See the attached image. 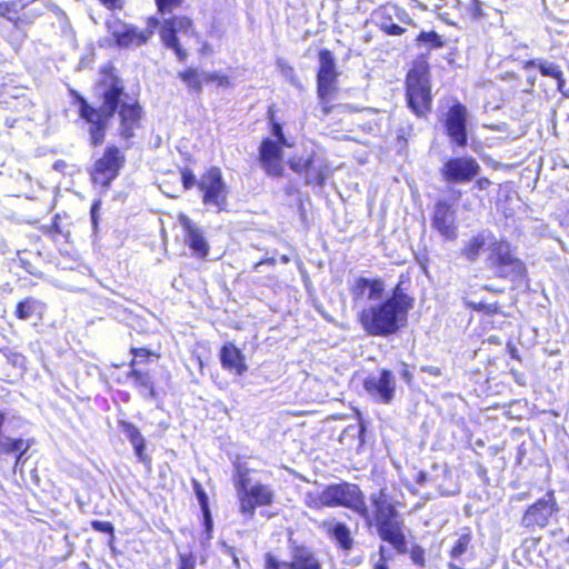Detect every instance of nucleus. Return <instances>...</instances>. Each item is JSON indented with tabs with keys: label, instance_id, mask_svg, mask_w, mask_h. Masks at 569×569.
Segmentation results:
<instances>
[{
	"label": "nucleus",
	"instance_id": "f257e3e1",
	"mask_svg": "<svg viewBox=\"0 0 569 569\" xmlns=\"http://www.w3.org/2000/svg\"><path fill=\"white\" fill-rule=\"evenodd\" d=\"M99 74L94 83V88L100 91L99 107L90 103L77 90H69L72 102L78 106L79 118L88 124L89 144L96 148L104 142L110 121L116 114L119 121L118 136L128 142L143 127V107L137 98L128 97L123 80L111 62L103 64Z\"/></svg>",
	"mask_w": 569,
	"mask_h": 569
},
{
	"label": "nucleus",
	"instance_id": "f03ea898",
	"mask_svg": "<svg viewBox=\"0 0 569 569\" xmlns=\"http://www.w3.org/2000/svg\"><path fill=\"white\" fill-rule=\"evenodd\" d=\"M371 510L367 506L366 495L358 483L340 481L327 485L319 495H309L306 505L312 510L323 508H345L358 515L367 527H375L379 538L392 546L398 553L407 552L405 523L385 490L369 497Z\"/></svg>",
	"mask_w": 569,
	"mask_h": 569
},
{
	"label": "nucleus",
	"instance_id": "7ed1b4c3",
	"mask_svg": "<svg viewBox=\"0 0 569 569\" xmlns=\"http://www.w3.org/2000/svg\"><path fill=\"white\" fill-rule=\"evenodd\" d=\"M408 282L409 278L401 274L387 298L368 305L358 312L357 321L367 336L388 338L407 326L409 312L416 303L406 286Z\"/></svg>",
	"mask_w": 569,
	"mask_h": 569
},
{
	"label": "nucleus",
	"instance_id": "20e7f679",
	"mask_svg": "<svg viewBox=\"0 0 569 569\" xmlns=\"http://www.w3.org/2000/svg\"><path fill=\"white\" fill-rule=\"evenodd\" d=\"M121 29L110 31L111 39L119 48L141 47L149 42L153 36V29L159 27V37L164 48L170 49L179 62H186L188 52L180 43L178 34H193L194 23L191 18L183 14H176L164 19L162 22L154 17L147 19V28L139 29L136 26L127 24L121 20L116 21Z\"/></svg>",
	"mask_w": 569,
	"mask_h": 569
},
{
	"label": "nucleus",
	"instance_id": "39448f33",
	"mask_svg": "<svg viewBox=\"0 0 569 569\" xmlns=\"http://www.w3.org/2000/svg\"><path fill=\"white\" fill-rule=\"evenodd\" d=\"M405 99L418 119H428L431 114L433 96L428 53H420L411 61L405 77Z\"/></svg>",
	"mask_w": 569,
	"mask_h": 569
},
{
	"label": "nucleus",
	"instance_id": "423d86ee",
	"mask_svg": "<svg viewBox=\"0 0 569 569\" xmlns=\"http://www.w3.org/2000/svg\"><path fill=\"white\" fill-rule=\"evenodd\" d=\"M319 67L316 73V92L318 107L322 118L337 112L340 116H348L359 112L360 109L348 103H333L339 91L335 54L331 50L322 48L318 51Z\"/></svg>",
	"mask_w": 569,
	"mask_h": 569
},
{
	"label": "nucleus",
	"instance_id": "0eeeda50",
	"mask_svg": "<svg viewBox=\"0 0 569 569\" xmlns=\"http://www.w3.org/2000/svg\"><path fill=\"white\" fill-rule=\"evenodd\" d=\"M485 264L493 278L518 283L528 281L525 261L517 256V248L505 238L490 236Z\"/></svg>",
	"mask_w": 569,
	"mask_h": 569
},
{
	"label": "nucleus",
	"instance_id": "6e6552de",
	"mask_svg": "<svg viewBox=\"0 0 569 569\" xmlns=\"http://www.w3.org/2000/svg\"><path fill=\"white\" fill-rule=\"evenodd\" d=\"M268 120L270 133L274 139L269 137L261 139L257 160L266 176L279 179L284 176L283 148L291 147V144L288 142L282 124L278 121L271 108L268 110Z\"/></svg>",
	"mask_w": 569,
	"mask_h": 569
},
{
	"label": "nucleus",
	"instance_id": "1a4fd4ad",
	"mask_svg": "<svg viewBox=\"0 0 569 569\" xmlns=\"http://www.w3.org/2000/svg\"><path fill=\"white\" fill-rule=\"evenodd\" d=\"M250 469L243 465L236 466L234 487L239 503V512L246 519H252L258 508L270 507L276 495L269 485L257 481L250 485Z\"/></svg>",
	"mask_w": 569,
	"mask_h": 569
},
{
	"label": "nucleus",
	"instance_id": "9d476101",
	"mask_svg": "<svg viewBox=\"0 0 569 569\" xmlns=\"http://www.w3.org/2000/svg\"><path fill=\"white\" fill-rule=\"evenodd\" d=\"M201 203L217 212L227 210L229 188L220 167L211 166L202 171L197 183Z\"/></svg>",
	"mask_w": 569,
	"mask_h": 569
},
{
	"label": "nucleus",
	"instance_id": "9b49d317",
	"mask_svg": "<svg viewBox=\"0 0 569 569\" xmlns=\"http://www.w3.org/2000/svg\"><path fill=\"white\" fill-rule=\"evenodd\" d=\"M124 164L126 156L122 150L116 144H109L90 170L91 181L102 188H109Z\"/></svg>",
	"mask_w": 569,
	"mask_h": 569
},
{
	"label": "nucleus",
	"instance_id": "f8f14e48",
	"mask_svg": "<svg viewBox=\"0 0 569 569\" xmlns=\"http://www.w3.org/2000/svg\"><path fill=\"white\" fill-rule=\"evenodd\" d=\"M322 561L318 555L305 545H295L290 548L288 561L279 559L272 552L263 556V569H322Z\"/></svg>",
	"mask_w": 569,
	"mask_h": 569
},
{
	"label": "nucleus",
	"instance_id": "ddd939ff",
	"mask_svg": "<svg viewBox=\"0 0 569 569\" xmlns=\"http://www.w3.org/2000/svg\"><path fill=\"white\" fill-rule=\"evenodd\" d=\"M559 512V507L553 490L529 505L522 513L520 526L532 532L546 528L551 519Z\"/></svg>",
	"mask_w": 569,
	"mask_h": 569
},
{
	"label": "nucleus",
	"instance_id": "4468645a",
	"mask_svg": "<svg viewBox=\"0 0 569 569\" xmlns=\"http://www.w3.org/2000/svg\"><path fill=\"white\" fill-rule=\"evenodd\" d=\"M481 171L479 162L471 156L448 158L440 168L445 182L462 184L472 181Z\"/></svg>",
	"mask_w": 569,
	"mask_h": 569
},
{
	"label": "nucleus",
	"instance_id": "2eb2a0df",
	"mask_svg": "<svg viewBox=\"0 0 569 569\" xmlns=\"http://www.w3.org/2000/svg\"><path fill=\"white\" fill-rule=\"evenodd\" d=\"M468 109L461 102H455L447 111L443 127L451 143L459 148L468 144Z\"/></svg>",
	"mask_w": 569,
	"mask_h": 569
},
{
	"label": "nucleus",
	"instance_id": "dca6fc26",
	"mask_svg": "<svg viewBox=\"0 0 569 569\" xmlns=\"http://www.w3.org/2000/svg\"><path fill=\"white\" fill-rule=\"evenodd\" d=\"M455 213V206L448 200L439 199L435 203L431 226L447 240H455L458 237Z\"/></svg>",
	"mask_w": 569,
	"mask_h": 569
},
{
	"label": "nucleus",
	"instance_id": "f3484780",
	"mask_svg": "<svg viewBox=\"0 0 569 569\" xmlns=\"http://www.w3.org/2000/svg\"><path fill=\"white\" fill-rule=\"evenodd\" d=\"M363 388L373 399L389 403L396 391L393 375L389 369H381L378 377L369 376L363 380Z\"/></svg>",
	"mask_w": 569,
	"mask_h": 569
},
{
	"label": "nucleus",
	"instance_id": "a211bd4d",
	"mask_svg": "<svg viewBox=\"0 0 569 569\" xmlns=\"http://www.w3.org/2000/svg\"><path fill=\"white\" fill-rule=\"evenodd\" d=\"M127 377L131 379L133 388L143 399L158 401L167 395L149 370L132 369L128 371Z\"/></svg>",
	"mask_w": 569,
	"mask_h": 569
},
{
	"label": "nucleus",
	"instance_id": "6ab92c4d",
	"mask_svg": "<svg viewBox=\"0 0 569 569\" xmlns=\"http://www.w3.org/2000/svg\"><path fill=\"white\" fill-rule=\"evenodd\" d=\"M221 368L233 376H242L248 371L244 353L234 342H224L218 352Z\"/></svg>",
	"mask_w": 569,
	"mask_h": 569
},
{
	"label": "nucleus",
	"instance_id": "aec40b11",
	"mask_svg": "<svg viewBox=\"0 0 569 569\" xmlns=\"http://www.w3.org/2000/svg\"><path fill=\"white\" fill-rule=\"evenodd\" d=\"M178 220L184 231L186 243L189 249L199 259H206L209 254L210 247L201 229L193 224L190 218L184 213H180Z\"/></svg>",
	"mask_w": 569,
	"mask_h": 569
},
{
	"label": "nucleus",
	"instance_id": "412c9836",
	"mask_svg": "<svg viewBox=\"0 0 569 569\" xmlns=\"http://www.w3.org/2000/svg\"><path fill=\"white\" fill-rule=\"evenodd\" d=\"M320 527L338 549L348 552L353 548L355 539L347 523L342 521L332 522L325 520L321 522Z\"/></svg>",
	"mask_w": 569,
	"mask_h": 569
},
{
	"label": "nucleus",
	"instance_id": "4be33fe9",
	"mask_svg": "<svg viewBox=\"0 0 569 569\" xmlns=\"http://www.w3.org/2000/svg\"><path fill=\"white\" fill-rule=\"evenodd\" d=\"M350 295L353 301L368 299H379L385 292V282L381 278L358 277L350 286Z\"/></svg>",
	"mask_w": 569,
	"mask_h": 569
},
{
	"label": "nucleus",
	"instance_id": "5701e85b",
	"mask_svg": "<svg viewBox=\"0 0 569 569\" xmlns=\"http://www.w3.org/2000/svg\"><path fill=\"white\" fill-rule=\"evenodd\" d=\"M41 232L48 237L56 246L57 251L62 256L71 254L72 241L70 232L62 230L60 226V216L54 214L50 224L42 226Z\"/></svg>",
	"mask_w": 569,
	"mask_h": 569
},
{
	"label": "nucleus",
	"instance_id": "b1692460",
	"mask_svg": "<svg viewBox=\"0 0 569 569\" xmlns=\"http://www.w3.org/2000/svg\"><path fill=\"white\" fill-rule=\"evenodd\" d=\"M526 70L538 69L542 77L551 78L556 81L557 90L563 92L566 87V78L561 67L546 59H529L522 62Z\"/></svg>",
	"mask_w": 569,
	"mask_h": 569
},
{
	"label": "nucleus",
	"instance_id": "393cba45",
	"mask_svg": "<svg viewBox=\"0 0 569 569\" xmlns=\"http://www.w3.org/2000/svg\"><path fill=\"white\" fill-rule=\"evenodd\" d=\"M118 427L122 432L126 433L127 438L129 439L130 443L133 447L134 453L139 461L143 462L144 465H150L151 459L146 453V440L142 437L138 427L127 420H119Z\"/></svg>",
	"mask_w": 569,
	"mask_h": 569
},
{
	"label": "nucleus",
	"instance_id": "a878e982",
	"mask_svg": "<svg viewBox=\"0 0 569 569\" xmlns=\"http://www.w3.org/2000/svg\"><path fill=\"white\" fill-rule=\"evenodd\" d=\"M31 445V440L7 437L2 442H0V456H9L14 453V467H22L28 460L26 455Z\"/></svg>",
	"mask_w": 569,
	"mask_h": 569
},
{
	"label": "nucleus",
	"instance_id": "bb28decb",
	"mask_svg": "<svg viewBox=\"0 0 569 569\" xmlns=\"http://www.w3.org/2000/svg\"><path fill=\"white\" fill-rule=\"evenodd\" d=\"M44 303L34 297H26L17 302L14 317L19 320H27L34 315H41Z\"/></svg>",
	"mask_w": 569,
	"mask_h": 569
},
{
	"label": "nucleus",
	"instance_id": "cd10ccee",
	"mask_svg": "<svg viewBox=\"0 0 569 569\" xmlns=\"http://www.w3.org/2000/svg\"><path fill=\"white\" fill-rule=\"evenodd\" d=\"M130 355L132 358L129 361V370L142 369L141 367L147 365L149 361H158L161 358L159 351L151 350L147 347H132L130 348Z\"/></svg>",
	"mask_w": 569,
	"mask_h": 569
},
{
	"label": "nucleus",
	"instance_id": "c85d7f7f",
	"mask_svg": "<svg viewBox=\"0 0 569 569\" xmlns=\"http://www.w3.org/2000/svg\"><path fill=\"white\" fill-rule=\"evenodd\" d=\"M487 238L483 233H477L471 237L468 241L465 242L461 249V256L469 262H475L478 260L480 253L487 248Z\"/></svg>",
	"mask_w": 569,
	"mask_h": 569
},
{
	"label": "nucleus",
	"instance_id": "c756f323",
	"mask_svg": "<svg viewBox=\"0 0 569 569\" xmlns=\"http://www.w3.org/2000/svg\"><path fill=\"white\" fill-rule=\"evenodd\" d=\"M178 78L186 84V87L196 92H202L203 89V74L197 68L188 67L178 72Z\"/></svg>",
	"mask_w": 569,
	"mask_h": 569
},
{
	"label": "nucleus",
	"instance_id": "7c9ffc66",
	"mask_svg": "<svg viewBox=\"0 0 569 569\" xmlns=\"http://www.w3.org/2000/svg\"><path fill=\"white\" fill-rule=\"evenodd\" d=\"M18 263L26 272L33 277H41L39 257L27 250L18 251Z\"/></svg>",
	"mask_w": 569,
	"mask_h": 569
},
{
	"label": "nucleus",
	"instance_id": "2f4dec72",
	"mask_svg": "<svg viewBox=\"0 0 569 569\" xmlns=\"http://www.w3.org/2000/svg\"><path fill=\"white\" fill-rule=\"evenodd\" d=\"M472 541V536L467 528V531L459 536L458 540L455 542V545L451 547L449 555L453 559L460 558L463 553L467 552L468 548L470 547Z\"/></svg>",
	"mask_w": 569,
	"mask_h": 569
},
{
	"label": "nucleus",
	"instance_id": "473e14b6",
	"mask_svg": "<svg viewBox=\"0 0 569 569\" xmlns=\"http://www.w3.org/2000/svg\"><path fill=\"white\" fill-rule=\"evenodd\" d=\"M466 306L470 310L479 312L485 316H493L502 312L501 305L498 301L492 303H487L482 301H468L466 302Z\"/></svg>",
	"mask_w": 569,
	"mask_h": 569
},
{
	"label": "nucleus",
	"instance_id": "72a5a7b5",
	"mask_svg": "<svg viewBox=\"0 0 569 569\" xmlns=\"http://www.w3.org/2000/svg\"><path fill=\"white\" fill-rule=\"evenodd\" d=\"M313 163H315V156L313 154H309L308 157H302V156H295V157H291L289 160H288V166L289 168L295 172V173H303L308 170H310L312 167H313Z\"/></svg>",
	"mask_w": 569,
	"mask_h": 569
},
{
	"label": "nucleus",
	"instance_id": "f704fd0d",
	"mask_svg": "<svg viewBox=\"0 0 569 569\" xmlns=\"http://www.w3.org/2000/svg\"><path fill=\"white\" fill-rule=\"evenodd\" d=\"M416 42L426 44L429 49H439L445 46V40L436 31H421L416 37Z\"/></svg>",
	"mask_w": 569,
	"mask_h": 569
},
{
	"label": "nucleus",
	"instance_id": "c9c22d12",
	"mask_svg": "<svg viewBox=\"0 0 569 569\" xmlns=\"http://www.w3.org/2000/svg\"><path fill=\"white\" fill-rule=\"evenodd\" d=\"M463 17L470 21H480L487 17L483 4L480 0H470L465 7Z\"/></svg>",
	"mask_w": 569,
	"mask_h": 569
},
{
	"label": "nucleus",
	"instance_id": "e433bc0d",
	"mask_svg": "<svg viewBox=\"0 0 569 569\" xmlns=\"http://www.w3.org/2000/svg\"><path fill=\"white\" fill-rule=\"evenodd\" d=\"M493 182L488 177H479V174L473 179V183L471 186V191L475 192V197L479 200V202L483 201L485 196L489 194V191Z\"/></svg>",
	"mask_w": 569,
	"mask_h": 569
},
{
	"label": "nucleus",
	"instance_id": "4c0bfd02",
	"mask_svg": "<svg viewBox=\"0 0 569 569\" xmlns=\"http://www.w3.org/2000/svg\"><path fill=\"white\" fill-rule=\"evenodd\" d=\"M203 80L206 82H212L217 87L220 88H229L232 87V80L231 77L228 74L219 73V72H208L203 73Z\"/></svg>",
	"mask_w": 569,
	"mask_h": 569
},
{
	"label": "nucleus",
	"instance_id": "58836bf2",
	"mask_svg": "<svg viewBox=\"0 0 569 569\" xmlns=\"http://www.w3.org/2000/svg\"><path fill=\"white\" fill-rule=\"evenodd\" d=\"M181 183L184 190H191L193 187H197L199 179L196 178L192 170L188 167H183L179 170Z\"/></svg>",
	"mask_w": 569,
	"mask_h": 569
},
{
	"label": "nucleus",
	"instance_id": "ea45409f",
	"mask_svg": "<svg viewBox=\"0 0 569 569\" xmlns=\"http://www.w3.org/2000/svg\"><path fill=\"white\" fill-rule=\"evenodd\" d=\"M91 528L97 531L109 536L110 541L114 540V526L110 521L92 520L90 522Z\"/></svg>",
	"mask_w": 569,
	"mask_h": 569
},
{
	"label": "nucleus",
	"instance_id": "a19ab883",
	"mask_svg": "<svg viewBox=\"0 0 569 569\" xmlns=\"http://www.w3.org/2000/svg\"><path fill=\"white\" fill-rule=\"evenodd\" d=\"M191 483L201 510L209 509V499L201 483L197 479H192Z\"/></svg>",
	"mask_w": 569,
	"mask_h": 569
},
{
	"label": "nucleus",
	"instance_id": "79ce46f5",
	"mask_svg": "<svg viewBox=\"0 0 569 569\" xmlns=\"http://www.w3.org/2000/svg\"><path fill=\"white\" fill-rule=\"evenodd\" d=\"M154 2L158 13L166 14L172 12L174 8L180 7L183 0H154Z\"/></svg>",
	"mask_w": 569,
	"mask_h": 569
},
{
	"label": "nucleus",
	"instance_id": "37998d69",
	"mask_svg": "<svg viewBox=\"0 0 569 569\" xmlns=\"http://www.w3.org/2000/svg\"><path fill=\"white\" fill-rule=\"evenodd\" d=\"M410 558L411 561L420 567L423 568L426 566V552L425 549L419 545H413L410 549Z\"/></svg>",
	"mask_w": 569,
	"mask_h": 569
},
{
	"label": "nucleus",
	"instance_id": "c03bdc74",
	"mask_svg": "<svg viewBox=\"0 0 569 569\" xmlns=\"http://www.w3.org/2000/svg\"><path fill=\"white\" fill-rule=\"evenodd\" d=\"M197 558L193 553H179L177 569H196Z\"/></svg>",
	"mask_w": 569,
	"mask_h": 569
},
{
	"label": "nucleus",
	"instance_id": "a18cd8bd",
	"mask_svg": "<svg viewBox=\"0 0 569 569\" xmlns=\"http://www.w3.org/2000/svg\"><path fill=\"white\" fill-rule=\"evenodd\" d=\"M201 511H202L203 530H204V533L207 535V537L210 538L212 535V531H213V520L211 517L210 508L201 510Z\"/></svg>",
	"mask_w": 569,
	"mask_h": 569
},
{
	"label": "nucleus",
	"instance_id": "49530a36",
	"mask_svg": "<svg viewBox=\"0 0 569 569\" xmlns=\"http://www.w3.org/2000/svg\"><path fill=\"white\" fill-rule=\"evenodd\" d=\"M114 370H110L107 375H106V382L109 383L110 386L112 385H122L126 382V379L128 378L127 376L126 377H122L121 375H119L117 372L119 366H114L113 367Z\"/></svg>",
	"mask_w": 569,
	"mask_h": 569
},
{
	"label": "nucleus",
	"instance_id": "de8ad7c7",
	"mask_svg": "<svg viewBox=\"0 0 569 569\" xmlns=\"http://www.w3.org/2000/svg\"><path fill=\"white\" fill-rule=\"evenodd\" d=\"M380 29L388 36H401L406 29L397 23L381 24Z\"/></svg>",
	"mask_w": 569,
	"mask_h": 569
},
{
	"label": "nucleus",
	"instance_id": "09e8293b",
	"mask_svg": "<svg viewBox=\"0 0 569 569\" xmlns=\"http://www.w3.org/2000/svg\"><path fill=\"white\" fill-rule=\"evenodd\" d=\"M389 557L386 555V548L379 547V560L375 563L373 569H389L388 567Z\"/></svg>",
	"mask_w": 569,
	"mask_h": 569
},
{
	"label": "nucleus",
	"instance_id": "8fccbe9b",
	"mask_svg": "<svg viewBox=\"0 0 569 569\" xmlns=\"http://www.w3.org/2000/svg\"><path fill=\"white\" fill-rule=\"evenodd\" d=\"M101 6L108 10H122L124 7V0H98Z\"/></svg>",
	"mask_w": 569,
	"mask_h": 569
},
{
	"label": "nucleus",
	"instance_id": "3c124183",
	"mask_svg": "<svg viewBox=\"0 0 569 569\" xmlns=\"http://www.w3.org/2000/svg\"><path fill=\"white\" fill-rule=\"evenodd\" d=\"M270 266V267H274L277 264V259L274 257H270V258H263L261 260H259L258 262H256L253 264V270H258L261 266Z\"/></svg>",
	"mask_w": 569,
	"mask_h": 569
},
{
	"label": "nucleus",
	"instance_id": "603ef678",
	"mask_svg": "<svg viewBox=\"0 0 569 569\" xmlns=\"http://www.w3.org/2000/svg\"><path fill=\"white\" fill-rule=\"evenodd\" d=\"M400 375H401L402 379H403L407 383H411V382H412V380H413V375H412V372L410 371L409 366H408L407 363H402V368H401Z\"/></svg>",
	"mask_w": 569,
	"mask_h": 569
},
{
	"label": "nucleus",
	"instance_id": "864d4df0",
	"mask_svg": "<svg viewBox=\"0 0 569 569\" xmlns=\"http://www.w3.org/2000/svg\"><path fill=\"white\" fill-rule=\"evenodd\" d=\"M482 289L491 293H502L503 289L493 287L492 284H483Z\"/></svg>",
	"mask_w": 569,
	"mask_h": 569
},
{
	"label": "nucleus",
	"instance_id": "5fc2aeb1",
	"mask_svg": "<svg viewBox=\"0 0 569 569\" xmlns=\"http://www.w3.org/2000/svg\"><path fill=\"white\" fill-rule=\"evenodd\" d=\"M525 455H526V448H525V443H522L518 447L517 465H521L522 458Z\"/></svg>",
	"mask_w": 569,
	"mask_h": 569
},
{
	"label": "nucleus",
	"instance_id": "6e6d98bb",
	"mask_svg": "<svg viewBox=\"0 0 569 569\" xmlns=\"http://www.w3.org/2000/svg\"><path fill=\"white\" fill-rule=\"evenodd\" d=\"M199 52H200V54H202V56H207V54L211 53V52H212V50H211V47H210L207 42H204V43L201 46V48L199 49Z\"/></svg>",
	"mask_w": 569,
	"mask_h": 569
},
{
	"label": "nucleus",
	"instance_id": "4d7b16f0",
	"mask_svg": "<svg viewBox=\"0 0 569 569\" xmlns=\"http://www.w3.org/2000/svg\"><path fill=\"white\" fill-rule=\"evenodd\" d=\"M486 342L490 343V345H499L501 346L502 345V341L501 339L498 337V336H490Z\"/></svg>",
	"mask_w": 569,
	"mask_h": 569
},
{
	"label": "nucleus",
	"instance_id": "13d9d810",
	"mask_svg": "<svg viewBox=\"0 0 569 569\" xmlns=\"http://www.w3.org/2000/svg\"><path fill=\"white\" fill-rule=\"evenodd\" d=\"M277 278L274 274H269L266 277V281H263V284H269L276 282Z\"/></svg>",
	"mask_w": 569,
	"mask_h": 569
},
{
	"label": "nucleus",
	"instance_id": "bf43d9fd",
	"mask_svg": "<svg viewBox=\"0 0 569 569\" xmlns=\"http://www.w3.org/2000/svg\"><path fill=\"white\" fill-rule=\"evenodd\" d=\"M98 208H99V202H94L91 207V216H92V219L94 222H96V212H97Z\"/></svg>",
	"mask_w": 569,
	"mask_h": 569
},
{
	"label": "nucleus",
	"instance_id": "052dcab7",
	"mask_svg": "<svg viewBox=\"0 0 569 569\" xmlns=\"http://www.w3.org/2000/svg\"><path fill=\"white\" fill-rule=\"evenodd\" d=\"M78 568L79 569H92L91 566L87 562V561H81L79 565H78Z\"/></svg>",
	"mask_w": 569,
	"mask_h": 569
},
{
	"label": "nucleus",
	"instance_id": "680f3d73",
	"mask_svg": "<svg viewBox=\"0 0 569 569\" xmlns=\"http://www.w3.org/2000/svg\"><path fill=\"white\" fill-rule=\"evenodd\" d=\"M508 347H509V351H510L511 357L512 358H518L516 356V352H517L516 348L511 343H508Z\"/></svg>",
	"mask_w": 569,
	"mask_h": 569
},
{
	"label": "nucleus",
	"instance_id": "e2e57ef3",
	"mask_svg": "<svg viewBox=\"0 0 569 569\" xmlns=\"http://www.w3.org/2000/svg\"><path fill=\"white\" fill-rule=\"evenodd\" d=\"M289 260H290V259H289V257H288V256H286V254H282V256L280 257V261H281L282 263H288V262H289Z\"/></svg>",
	"mask_w": 569,
	"mask_h": 569
},
{
	"label": "nucleus",
	"instance_id": "0e129e2a",
	"mask_svg": "<svg viewBox=\"0 0 569 569\" xmlns=\"http://www.w3.org/2000/svg\"><path fill=\"white\" fill-rule=\"evenodd\" d=\"M460 197H461V191H460V190H456V191L453 192V198H455V200H459V199H460Z\"/></svg>",
	"mask_w": 569,
	"mask_h": 569
},
{
	"label": "nucleus",
	"instance_id": "69168bd1",
	"mask_svg": "<svg viewBox=\"0 0 569 569\" xmlns=\"http://www.w3.org/2000/svg\"><path fill=\"white\" fill-rule=\"evenodd\" d=\"M528 82H529V84H530L531 87H535V84H536V77H529V78H528Z\"/></svg>",
	"mask_w": 569,
	"mask_h": 569
},
{
	"label": "nucleus",
	"instance_id": "338daca9",
	"mask_svg": "<svg viewBox=\"0 0 569 569\" xmlns=\"http://www.w3.org/2000/svg\"><path fill=\"white\" fill-rule=\"evenodd\" d=\"M429 372H430V373H432V375H438L439 370H438V369H436V370H429Z\"/></svg>",
	"mask_w": 569,
	"mask_h": 569
},
{
	"label": "nucleus",
	"instance_id": "774afa93",
	"mask_svg": "<svg viewBox=\"0 0 569 569\" xmlns=\"http://www.w3.org/2000/svg\"><path fill=\"white\" fill-rule=\"evenodd\" d=\"M363 430H365L363 426H362V425H361V426H359V432H360V433H362V432H363Z\"/></svg>",
	"mask_w": 569,
	"mask_h": 569
}]
</instances>
